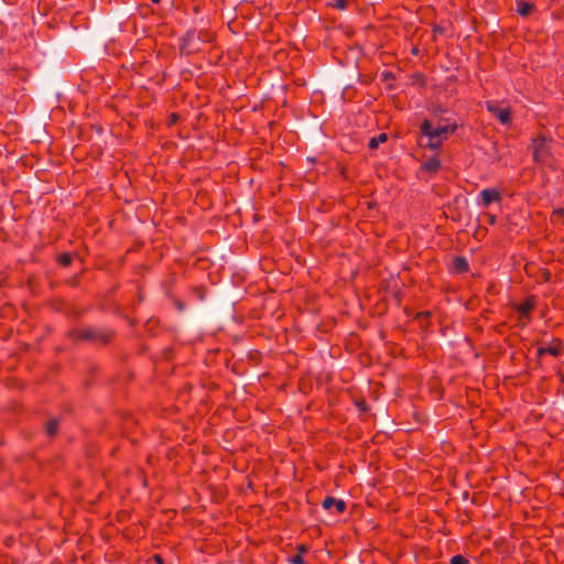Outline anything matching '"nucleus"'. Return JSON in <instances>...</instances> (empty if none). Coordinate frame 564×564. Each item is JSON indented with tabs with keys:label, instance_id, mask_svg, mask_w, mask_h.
I'll return each instance as SVG.
<instances>
[{
	"label": "nucleus",
	"instance_id": "nucleus-9",
	"mask_svg": "<svg viewBox=\"0 0 564 564\" xmlns=\"http://www.w3.org/2000/svg\"><path fill=\"white\" fill-rule=\"evenodd\" d=\"M535 307V299L534 297H528L523 303L518 304L516 306V310L519 312L521 317L529 318V315Z\"/></svg>",
	"mask_w": 564,
	"mask_h": 564
},
{
	"label": "nucleus",
	"instance_id": "nucleus-16",
	"mask_svg": "<svg viewBox=\"0 0 564 564\" xmlns=\"http://www.w3.org/2000/svg\"><path fill=\"white\" fill-rule=\"evenodd\" d=\"M72 254L69 253H63L58 257V262L64 265V267H67L72 263Z\"/></svg>",
	"mask_w": 564,
	"mask_h": 564
},
{
	"label": "nucleus",
	"instance_id": "nucleus-6",
	"mask_svg": "<svg viewBox=\"0 0 564 564\" xmlns=\"http://www.w3.org/2000/svg\"><path fill=\"white\" fill-rule=\"evenodd\" d=\"M482 205L488 207L494 202L501 200V193L496 188H486L480 192Z\"/></svg>",
	"mask_w": 564,
	"mask_h": 564
},
{
	"label": "nucleus",
	"instance_id": "nucleus-13",
	"mask_svg": "<svg viewBox=\"0 0 564 564\" xmlns=\"http://www.w3.org/2000/svg\"><path fill=\"white\" fill-rule=\"evenodd\" d=\"M387 134L386 133H380L378 137H375V138H371L369 140V148L370 149H377L379 147L380 143H383L387 141Z\"/></svg>",
	"mask_w": 564,
	"mask_h": 564
},
{
	"label": "nucleus",
	"instance_id": "nucleus-2",
	"mask_svg": "<svg viewBox=\"0 0 564 564\" xmlns=\"http://www.w3.org/2000/svg\"><path fill=\"white\" fill-rule=\"evenodd\" d=\"M421 133H432L435 137H438L443 141L447 140L451 134H453L457 129V123L455 121H451L449 119L445 120L444 124L433 127L429 120H424L421 123Z\"/></svg>",
	"mask_w": 564,
	"mask_h": 564
},
{
	"label": "nucleus",
	"instance_id": "nucleus-12",
	"mask_svg": "<svg viewBox=\"0 0 564 564\" xmlns=\"http://www.w3.org/2000/svg\"><path fill=\"white\" fill-rule=\"evenodd\" d=\"M454 268L457 272H466L468 270V261L466 258L456 257L454 259Z\"/></svg>",
	"mask_w": 564,
	"mask_h": 564
},
{
	"label": "nucleus",
	"instance_id": "nucleus-22",
	"mask_svg": "<svg viewBox=\"0 0 564 564\" xmlns=\"http://www.w3.org/2000/svg\"><path fill=\"white\" fill-rule=\"evenodd\" d=\"M177 119V116L175 113L172 115V120L175 121Z\"/></svg>",
	"mask_w": 564,
	"mask_h": 564
},
{
	"label": "nucleus",
	"instance_id": "nucleus-23",
	"mask_svg": "<svg viewBox=\"0 0 564 564\" xmlns=\"http://www.w3.org/2000/svg\"><path fill=\"white\" fill-rule=\"evenodd\" d=\"M151 1H152V2H154V3H158V2H160V0H151Z\"/></svg>",
	"mask_w": 564,
	"mask_h": 564
},
{
	"label": "nucleus",
	"instance_id": "nucleus-21",
	"mask_svg": "<svg viewBox=\"0 0 564 564\" xmlns=\"http://www.w3.org/2000/svg\"><path fill=\"white\" fill-rule=\"evenodd\" d=\"M297 549H299L300 553H303L306 551V547L304 545H299Z\"/></svg>",
	"mask_w": 564,
	"mask_h": 564
},
{
	"label": "nucleus",
	"instance_id": "nucleus-15",
	"mask_svg": "<svg viewBox=\"0 0 564 564\" xmlns=\"http://www.w3.org/2000/svg\"><path fill=\"white\" fill-rule=\"evenodd\" d=\"M552 219L564 224V208L555 209L552 214Z\"/></svg>",
	"mask_w": 564,
	"mask_h": 564
},
{
	"label": "nucleus",
	"instance_id": "nucleus-5",
	"mask_svg": "<svg viewBox=\"0 0 564 564\" xmlns=\"http://www.w3.org/2000/svg\"><path fill=\"white\" fill-rule=\"evenodd\" d=\"M563 350H564V345H563L562 340L554 339L550 346L540 347L538 349V355L543 356L545 354H549L551 356L557 357V356L562 355Z\"/></svg>",
	"mask_w": 564,
	"mask_h": 564
},
{
	"label": "nucleus",
	"instance_id": "nucleus-11",
	"mask_svg": "<svg viewBox=\"0 0 564 564\" xmlns=\"http://www.w3.org/2000/svg\"><path fill=\"white\" fill-rule=\"evenodd\" d=\"M532 10H533V4L530 2L519 1L517 3V12L521 17H528Z\"/></svg>",
	"mask_w": 564,
	"mask_h": 564
},
{
	"label": "nucleus",
	"instance_id": "nucleus-20",
	"mask_svg": "<svg viewBox=\"0 0 564 564\" xmlns=\"http://www.w3.org/2000/svg\"><path fill=\"white\" fill-rule=\"evenodd\" d=\"M337 8L344 9L345 8V0H339L337 3Z\"/></svg>",
	"mask_w": 564,
	"mask_h": 564
},
{
	"label": "nucleus",
	"instance_id": "nucleus-18",
	"mask_svg": "<svg viewBox=\"0 0 564 564\" xmlns=\"http://www.w3.org/2000/svg\"><path fill=\"white\" fill-rule=\"evenodd\" d=\"M290 562L292 564H305L304 560L302 558V555L301 554H297V555H294Z\"/></svg>",
	"mask_w": 564,
	"mask_h": 564
},
{
	"label": "nucleus",
	"instance_id": "nucleus-7",
	"mask_svg": "<svg viewBox=\"0 0 564 564\" xmlns=\"http://www.w3.org/2000/svg\"><path fill=\"white\" fill-rule=\"evenodd\" d=\"M443 140L432 133H421V145L436 150L442 147Z\"/></svg>",
	"mask_w": 564,
	"mask_h": 564
},
{
	"label": "nucleus",
	"instance_id": "nucleus-8",
	"mask_svg": "<svg viewBox=\"0 0 564 564\" xmlns=\"http://www.w3.org/2000/svg\"><path fill=\"white\" fill-rule=\"evenodd\" d=\"M322 506L325 510H330L334 507L336 513H343L346 510V502L341 499H335L334 497H326Z\"/></svg>",
	"mask_w": 564,
	"mask_h": 564
},
{
	"label": "nucleus",
	"instance_id": "nucleus-3",
	"mask_svg": "<svg viewBox=\"0 0 564 564\" xmlns=\"http://www.w3.org/2000/svg\"><path fill=\"white\" fill-rule=\"evenodd\" d=\"M551 155V147L545 137L539 135L533 140V156L539 163H546Z\"/></svg>",
	"mask_w": 564,
	"mask_h": 564
},
{
	"label": "nucleus",
	"instance_id": "nucleus-17",
	"mask_svg": "<svg viewBox=\"0 0 564 564\" xmlns=\"http://www.w3.org/2000/svg\"><path fill=\"white\" fill-rule=\"evenodd\" d=\"M451 564H469L468 560L464 557L463 555H454L451 558Z\"/></svg>",
	"mask_w": 564,
	"mask_h": 564
},
{
	"label": "nucleus",
	"instance_id": "nucleus-4",
	"mask_svg": "<svg viewBox=\"0 0 564 564\" xmlns=\"http://www.w3.org/2000/svg\"><path fill=\"white\" fill-rule=\"evenodd\" d=\"M486 108L500 123L509 124L511 122V110L509 108H501L496 101H487Z\"/></svg>",
	"mask_w": 564,
	"mask_h": 564
},
{
	"label": "nucleus",
	"instance_id": "nucleus-14",
	"mask_svg": "<svg viewBox=\"0 0 564 564\" xmlns=\"http://www.w3.org/2000/svg\"><path fill=\"white\" fill-rule=\"evenodd\" d=\"M57 429H58V421L57 420H51L47 424H46V433L50 435V436H53L56 434L57 432Z\"/></svg>",
	"mask_w": 564,
	"mask_h": 564
},
{
	"label": "nucleus",
	"instance_id": "nucleus-10",
	"mask_svg": "<svg viewBox=\"0 0 564 564\" xmlns=\"http://www.w3.org/2000/svg\"><path fill=\"white\" fill-rule=\"evenodd\" d=\"M440 166V160L436 156H433L423 163L422 169L429 173H435L438 171Z\"/></svg>",
	"mask_w": 564,
	"mask_h": 564
},
{
	"label": "nucleus",
	"instance_id": "nucleus-19",
	"mask_svg": "<svg viewBox=\"0 0 564 564\" xmlns=\"http://www.w3.org/2000/svg\"><path fill=\"white\" fill-rule=\"evenodd\" d=\"M153 560H154L155 564H164V560H163V558H162V556H161V555H159V554H155V555L153 556Z\"/></svg>",
	"mask_w": 564,
	"mask_h": 564
},
{
	"label": "nucleus",
	"instance_id": "nucleus-1",
	"mask_svg": "<svg viewBox=\"0 0 564 564\" xmlns=\"http://www.w3.org/2000/svg\"><path fill=\"white\" fill-rule=\"evenodd\" d=\"M77 339L88 340L94 344H107L113 337V332L106 328H85L74 333Z\"/></svg>",
	"mask_w": 564,
	"mask_h": 564
}]
</instances>
